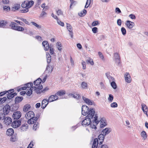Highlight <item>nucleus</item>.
<instances>
[{
  "label": "nucleus",
  "instance_id": "f257e3e1",
  "mask_svg": "<svg viewBox=\"0 0 148 148\" xmlns=\"http://www.w3.org/2000/svg\"><path fill=\"white\" fill-rule=\"evenodd\" d=\"M93 112V111H90V112L86 116L82 122L81 124L84 127H86L90 124L91 122H95V123L98 124L99 122V121L97 120L98 116L97 114L95 115H92V112Z\"/></svg>",
  "mask_w": 148,
  "mask_h": 148
},
{
  "label": "nucleus",
  "instance_id": "f03ea898",
  "mask_svg": "<svg viewBox=\"0 0 148 148\" xmlns=\"http://www.w3.org/2000/svg\"><path fill=\"white\" fill-rule=\"evenodd\" d=\"M82 114L84 116L88 115L90 112V111H93L92 113V115H95V110L92 108L89 109L88 107L86 105H83L82 107Z\"/></svg>",
  "mask_w": 148,
  "mask_h": 148
},
{
  "label": "nucleus",
  "instance_id": "7ed1b4c3",
  "mask_svg": "<svg viewBox=\"0 0 148 148\" xmlns=\"http://www.w3.org/2000/svg\"><path fill=\"white\" fill-rule=\"evenodd\" d=\"M43 88V87L42 85H40L37 87L35 86H33L32 87L33 89H34V90H35L37 94H40L42 93H44L47 91L49 89L48 87H46L42 90H40Z\"/></svg>",
  "mask_w": 148,
  "mask_h": 148
},
{
  "label": "nucleus",
  "instance_id": "20e7f679",
  "mask_svg": "<svg viewBox=\"0 0 148 148\" xmlns=\"http://www.w3.org/2000/svg\"><path fill=\"white\" fill-rule=\"evenodd\" d=\"M34 3V2L33 1H25L22 4L21 6L23 8H27L29 9L33 5Z\"/></svg>",
  "mask_w": 148,
  "mask_h": 148
},
{
  "label": "nucleus",
  "instance_id": "39448f33",
  "mask_svg": "<svg viewBox=\"0 0 148 148\" xmlns=\"http://www.w3.org/2000/svg\"><path fill=\"white\" fill-rule=\"evenodd\" d=\"M36 116V117H34L33 118L29 119L27 121L28 123L30 124L37 123L36 122L39 117V115L38 114Z\"/></svg>",
  "mask_w": 148,
  "mask_h": 148
},
{
  "label": "nucleus",
  "instance_id": "423d86ee",
  "mask_svg": "<svg viewBox=\"0 0 148 148\" xmlns=\"http://www.w3.org/2000/svg\"><path fill=\"white\" fill-rule=\"evenodd\" d=\"M21 116V113L19 111L14 112L12 115V117L14 119L17 120L19 119Z\"/></svg>",
  "mask_w": 148,
  "mask_h": 148
},
{
  "label": "nucleus",
  "instance_id": "0eeeda50",
  "mask_svg": "<svg viewBox=\"0 0 148 148\" xmlns=\"http://www.w3.org/2000/svg\"><path fill=\"white\" fill-rule=\"evenodd\" d=\"M33 86V84L32 83H30L26 84H25V86L22 87L18 89L17 91L18 92H19L22 90H25L27 89V88H29L31 87H32Z\"/></svg>",
  "mask_w": 148,
  "mask_h": 148
},
{
  "label": "nucleus",
  "instance_id": "6e6552de",
  "mask_svg": "<svg viewBox=\"0 0 148 148\" xmlns=\"http://www.w3.org/2000/svg\"><path fill=\"white\" fill-rule=\"evenodd\" d=\"M10 110V107L8 104H6L5 106L3 108V114H5V115L6 114H8Z\"/></svg>",
  "mask_w": 148,
  "mask_h": 148
},
{
  "label": "nucleus",
  "instance_id": "1a4fd4ad",
  "mask_svg": "<svg viewBox=\"0 0 148 148\" xmlns=\"http://www.w3.org/2000/svg\"><path fill=\"white\" fill-rule=\"evenodd\" d=\"M21 124L20 121L16 120L14 121L12 123V126L14 128H16L19 127Z\"/></svg>",
  "mask_w": 148,
  "mask_h": 148
},
{
  "label": "nucleus",
  "instance_id": "9d476101",
  "mask_svg": "<svg viewBox=\"0 0 148 148\" xmlns=\"http://www.w3.org/2000/svg\"><path fill=\"white\" fill-rule=\"evenodd\" d=\"M125 79L126 82L130 83L131 82L132 79L130 74L126 72L124 75Z\"/></svg>",
  "mask_w": 148,
  "mask_h": 148
},
{
  "label": "nucleus",
  "instance_id": "9b49d317",
  "mask_svg": "<svg viewBox=\"0 0 148 148\" xmlns=\"http://www.w3.org/2000/svg\"><path fill=\"white\" fill-rule=\"evenodd\" d=\"M25 116L27 119H31L34 116V114L32 111H29L26 113Z\"/></svg>",
  "mask_w": 148,
  "mask_h": 148
},
{
  "label": "nucleus",
  "instance_id": "f8f14e48",
  "mask_svg": "<svg viewBox=\"0 0 148 148\" xmlns=\"http://www.w3.org/2000/svg\"><path fill=\"white\" fill-rule=\"evenodd\" d=\"M114 57L115 63L119 65L120 63V60L118 53H115L114 54Z\"/></svg>",
  "mask_w": 148,
  "mask_h": 148
},
{
  "label": "nucleus",
  "instance_id": "ddd939ff",
  "mask_svg": "<svg viewBox=\"0 0 148 148\" xmlns=\"http://www.w3.org/2000/svg\"><path fill=\"white\" fill-rule=\"evenodd\" d=\"M4 123L6 125H9L12 123V119L9 117H5Z\"/></svg>",
  "mask_w": 148,
  "mask_h": 148
},
{
  "label": "nucleus",
  "instance_id": "4468645a",
  "mask_svg": "<svg viewBox=\"0 0 148 148\" xmlns=\"http://www.w3.org/2000/svg\"><path fill=\"white\" fill-rule=\"evenodd\" d=\"M42 45L44 47V50L46 51L48 50L51 46V45L49 46V43L47 41H43L42 42Z\"/></svg>",
  "mask_w": 148,
  "mask_h": 148
},
{
  "label": "nucleus",
  "instance_id": "2eb2a0df",
  "mask_svg": "<svg viewBox=\"0 0 148 148\" xmlns=\"http://www.w3.org/2000/svg\"><path fill=\"white\" fill-rule=\"evenodd\" d=\"M58 99V96L55 95H51L49 97L48 101L49 102H51L57 100Z\"/></svg>",
  "mask_w": 148,
  "mask_h": 148
},
{
  "label": "nucleus",
  "instance_id": "dca6fc26",
  "mask_svg": "<svg viewBox=\"0 0 148 148\" xmlns=\"http://www.w3.org/2000/svg\"><path fill=\"white\" fill-rule=\"evenodd\" d=\"M49 102L47 99H44L42 102L41 108L42 109H44L48 105Z\"/></svg>",
  "mask_w": 148,
  "mask_h": 148
},
{
  "label": "nucleus",
  "instance_id": "f3484780",
  "mask_svg": "<svg viewBox=\"0 0 148 148\" xmlns=\"http://www.w3.org/2000/svg\"><path fill=\"white\" fill-rule=\"evenodd\" d=\"M125 25L128 28L131 29L134 25V22L130 21H126Z\"/></svg>",
  "mask_w": 148,
  "mask_h": 148
},
{
  "label": "nucleus",
  "instance_id": "a211bd4d",
  "mask_svg": "<svg viewBox=\"0 0 148 148\" xmlns=\"http://www.w3.org/2000/svg\"><path fill=\"white\" fill-rule=\"evenodd\" d=\"M14 91V90L12 89L7 91V92L8 93L7 94V97L8 99H11L13 97H12V93Z\"/></svg>",
  "mask_w": 148,
  "mask_h": 148
},
{
  "label": "nucleus",
  "instance_id": "6ab92c4d",
  "mask_svg": "<svg viewBox=\"0 0 148 148\" xmlns=\"http://www.w3.org/2000/svg\"><path fill=\"white\" fill-rule=\"evenodd\" d=\"M8 22L5 21H0V27L4 28H8V27L7 25Z\"/></svg>",
  "mask_w": 148,
  "mask_h": 148
},
{
  "label": "nucleus",
  "instance_id": "aec40b11",
  "mask_svg": "<svg viewBox=\"0 0 148 148\" xmlns=\"http://www.w3.org/2000/svg\"><path fill=\"white\" fill-rule=\"evenodd\" d=\"M111 131V130L110 128L107 127L103 129L102 131V133L106 136L109 134Z\"/></svg>",
  "mask_w": 148,
  "mask_h": 148
},
{
  "label": "nucleus",
  "instance_id": "412c9836",
  "mask_svg": "<svg viewBox=\"0 0 148 148\" xmlns=\"http://www.w3.org/2000/svg\"><path fill=\"white\" fill-rule=\"evenodd\" d=\"M53 67L52 66H51L49 64H48L47 65L45 71L50 74L53 71Z\"/></svg>",
  "mask_w": 148,
  "mask_h": 148
},
{
  "label": "nucleus",
  "instance_id": "4be33fe9",
  "mask_svg": "<svg viewBox=\"0 0 148 148\" xmlns=\"http://www.w3.org/2000/svg\"><path fill=\"white\" fill-rule=\"evenodd\" d=\"M82 99L87 104L90 105L92 104V102L90 99L86 98L84 96H82Z\"/></svg>",
  "mask_w": 148,
  "mask_h": 148
},
{
  "label": "nucleus",
  "instance_id": "5701e85b",
  "mask_svg": "<svg viewBox=\"0 0 148 148\" xmlns=\"http://www.w3.org/2000/svg\"><path fill=\"white\" fill-rule=\"evenodd\" d=\"M23 97H16L15 99V102L16 104L22 101L23 99Z\"/></svg>",
  "mask_w": 148,
  "mask_h": 148
},
{
  "label": "nucleus",
  "instance_id": "b1692460",
  "mask_svg": "<svg viewBox=\"0 0 148 148\" xmlns=\"http://www.w3.org/2000/svg\"><path fill=\"white\" fill-rule=\"evenodd\" d=\"M69 95L70 96H71L74 98H75L76 99H79L81 97L80 96V95L79 94H72V93H70L69 94Z\"/></svg>",
  "mask_w": 148,
  "mask_h": 148
},
{
  "label": "nucleus",
  "instance_id": "393cba45",
  "mask_svg": "<svg viewBox=\"0 0 148 148\" xmlns=\"http://www.w3.org/2000/svg\"><path fill=\"white\" fill-rule=\"evenodd\" d=\"M65 93L66 92L65 90H61L56 93L55 95L57 96H61L64 95Z\"/></svg>",
  "mask_w": 148,
  "mask_h": 148
},
{
  "label": "nucleus",
  "instance_id": "a878e982",
  "mask_svg": "<svg viewBox=\"0 0 148 148\" xmlns=\"http://www.w3.org/2000/svg\"><path fill=\"white\" fill-rule=\"evenodd\" d=\"M16 23L13 22H11L9 26L10 27V28L13 30H15L17 26H16Z\"/></svg>",
  "mask_w": 148,
  "mask_h": 148
},
{
  "label": "nucleus",
  "instance_id": "bb28decb",
  "mask_svg": "<svg viewBox=\"0 0 148 148\" xmlns=\"http://www.w3.org/2000/svg\"><path fill=\"white\" fill-rule=\"evenodd\" d=\"M14 133V131L13 129L9 128L7 130L6 132V134L8 136H12Z\"/></svg>",
  "mask_w": 148,
  "mask_h": 148
},
{
  "label": "nucleus",
  "instance_id": "cd10ccee",
  "mask_svg": "<svg viewBox=\"0 0 148 148\" xmlns=\"http://www.w3.org/2000/svg\"><path fill=\"white\" fill-rule=\"evenodd\" d=\"M46 57L47 63L49 64L51 62V56L49 53H46Z\"/></svg>",
  "mask_w": 148,
  "mask_h": 148
},
{
  "label": "nucleus",
  "instance_id": "c85d7f7f",
  "mask_svg": "<svg viewBox=\"0 0 148 148\" xmlns=\"http://www.w3.org/2000/svg\"><path fill=\"white\" fill-rule=\"evenodd\" d=\"M97 138H95L94 139L93 141L92 145V148H97L98 147V144L97 142Z\"/></svg>",
  "mask_w": 148,
  "mask_h": 148
},
{
  "label": "nucleus",
  "instance_id": "c756f323",
  "mask_svg": "<svg viewBox=\"0 0 148 148\" xmlns=\"http://www.w3.org/2000/svg\"><path fill=\"white\" fill-rule=\"evenodd\" d=\"M28 125L26 123L20 127V129L22 131H25L27 128Z\"/></svg>",
  "mask_w": 148,
  "mask_h": 148
},
{
  "label": "nucleus",
  "instance_id": "7c9ffc66",
  "mask_svg": "<svg viewBox=\"0 0 148 148\" xmlns=\"http://www.w3.org/2000/svg\"><path fill=\"white\" fill-rule=\"evenodd\" d=\"M42 82V81L41 79L40 78H38L34 82V84L36 86H38Z\"/></svg>",
  "mask_w": 148,
  "mask_h": 148
},
{
  "label": "nucleus",
  "instance_id": "2f4dec72",
  "mask_svg": "<svg viewBox=\"0 0 148 148\" xmlns=\"http://www.w3.org/2000/svg\"><path fill=\"white\" fill-rule=\"evenodd\" d=\"M31 108L30 105L29 104H27L25 105L23 108V111L24 112H26L28 111L29 109Z\"/></svg>",
  "mask_w": 148,
  "mask_h": 148
},
{
  "label": "nucleus",
  "instance_id": "473e14b6",
  "mask_svg": "<svg viewBox=\"0 0 148 148\" xmlns=\"http://www.w3.org/2000/svg\"><path fill=\"white\" fill-rule=\"evenodd\" d=\"M106 75L110 82L114 81L115 80L112 77L110 76L108 73H106Z\"/></svg>",
  "mask_w": 148,
  "mask_h": 148
},
{
  "label": "nucleus",
  "instance_id": "72a5a7b5",
  "mask_svg": "<svg viewBox=\"0 0 148 148\" xmlns=\"http://www.w3.org/2000/svg\"><path fill=\"white\" fill-rule=\"evenodd\" d=\"M81 87L83 89H86L88 88L87 83L85 82H82L81 84Z\"/></svg>",
  "mask_w": 148,
  "mask_h": 148
},
{
  "label": "nucleus",
  "instance_id": "f704fd0d",
  "mask_svg": "<svg viewBox=\"0 0 148 148\" xmlns=\"http://www.w3.org/2000/svg\"><path fill=\"white\" fill-rule=\"evenodd\" d=\"M17 19L22 21L25 24L28 25H29V22L26 19L20 17L18 18Z\"/></svg>",
  "mask_w": 148,
  "mask_h": 148
},
{
  "label": "nucleus",
  "instance_id": "c9c22d12",
  "mask_svg": "<svg viewBox=\"0 0 148 148\" xmlns=\"http://www.w3.org/2000/svg\"><path fill=\"white\" fill-rule=\"evenodd\" d=\"M141 136L143 137V138L144 140H145L147 138V134L145 131H143L141 133Z\"/></svg>",
  "mask_w": 148,
  "mask_h": 148
},
{
  "label": "nucleus",
  "instance_id": "e433bc0d",
  "mask_svg": "<svg viewBox=\"0 0 148 148\" xmlns=\"http://www.w3.org/2000/svg\"><path fill=\"white\" fill-rule=\"evenodd\" d=\"M24 30V28L20 26H16L15 30L18 31H23Z\"/></svg>",
  "mask_w": 148,
  "mask_h": 148
},
{
  "label": "nucleus",
  "instance_id": "4c0bfd02",
  "mask_svg": "<svg viewBox=\"0 0 148 148\" xmlns=\"http://www.w3.org/2000/svg\"><path fill=\"white\" fill-rule=\"evenodd\" d=\"M105 136L102 134H100L98 137V138L100 140L102 141H103Z\"/></svg>",
  "mask_w": 148,
  "mask_h": 148
},
{
  "label": "nucleus",
  "instance_id": "58836bf2",
  "mask_svg": "<svg viewBox=\"0 0 148 148\" xmlns=\"http://www.w3.org/2000/svg\"><path fill=\"white\" fill-rule=\"evenodd\" d=\"M31 23L38 29H40L42 28V26L41 25H38L34 22H31Z\"/></svg>",
  "mask_w": 148,
  "mask_h": 148
},
{
  "label": "nucleus",
  "instance_id": "ea45409f",
  "mask_svg": "<svg viewBox=\"0 0 148 148\" xmlns=\"http://www.w3.org/2000/svg\"><path fill=\"white\" fill-rule=\"evenodd\" d=\"M17 138L14 135H12L10 138V141L12 142H14L17 140Z\"/></svg>",
  "mask_w": 148,
  "mask_h": 148
},
{
  "label": "nucleus",
  "instance_id": "a19ab883",
  "mask_svg": "<svg viewBox=\"0 0 148 148\" xmlns=\"http://www.w3.org/2000/svg\"><path fill=\"white\" fill-rule=\"evenodd\" d=\"M39 124L38 122L34 124L33 126V129L35 130H36V129L39 127Z\"/></svg>",
  "mask_w": 148,
  "mask_h": 148
},
{
  "label": "nucleus",
  "instance_id": "79ce46f5",
  "mask_svg": "<svg viewBox=\"0 0 148 148\" xmlns=\"http://www.w3.org/2000/svg\"><path fill=\"white\" fill-rule=\"evenodd\" d=\"M141 106L142 107V109L143 111L145 110H147L148 108L147 106H146V105L145 104L143 103H142Z\"/></svg>",
  "mask_w": 148,
  "mask_h": 148
},
{
  "label": "nucleus",
  "instance_id": "37998d69",
  "mask_svg": "<svg viewBox=\"0 0 148 148\" xmlns=\"http://www.w3.org/2000/svg\"><path fill=\"white\" fill-rule=\"evenodd\" d=\"M56 46L57 48L59 50L61 51L62 49V45L60 42H57L56 44Z\"/></svg>",
  "mask_w": 148,
  "mask_h": 148
},
{
  "label": "nucleus",
  "instance_id": "c03bdc74",
  "mask_svg": "<svg viewBox=\"0 0 148 148\" xmlns=\"http://www.w3.org/2000/svg\"><path fill=\"white\" fill-rule=\"evenodd\" d=\"M111 85L114 89H116L117 88L116 84L114 81H113L111 82Z\"/></svg>",
  "mask_w": 148,
  "mask_h": 148
},
{
  "label": "nucleus",
  "instance_id": "a18cd8bd",
  "mask_svg": "<svg viewBox=\"0 0 148 148\" xmlns=\"http://www.w3.org/2000/svg\"><path fill=\"white\" fill-rule=\"evenodd\" d=\"M114 99L113 96L111 94H110L109 95V97L108 98V100L110 102H112Z\"/></svg>",
  "mask_w": 148,
  "mask_h": 148
},
{
  "label": "nucleus",
  "instance_id": "49530a36",
  "mask_svg": "<svg viewBox=\"0 0 148 148\" xmlns=\"http://www.w3.org/2000/svg\"><path fill=\"white\" fill-rule=\"evenodd\" d=\"M86 62L87 63H89L92 65H94V63L92 60L90 58H89L88 59L86 60Z\"/></svg>",
  "mask_w": 148,
  "mask_h": 148
},
{
  "label": "nucleus",
  "instance_id": "de8ad7c7",
  "mask_svg": "<svg viewBox=\"0 0 148 148\" xmlns=\"http://www.w3.org/2000/svg\"><path fill=\"white\" fill-rule=\"evenodd\" d=\"M67 28L69 31H71L73 30L72 26L69 24L66 23Z\"/></svg>",
  "mask_w": 148,
  "mask_h": 148
},
{
  "label": "nucleus",
  "instance_id": "09e8293b",
  "mask_svg": "<svg viewBox=\"0 0 148 148\" xmlns=\"http://www.w3.org/2000/svg\"><path fill=\"white\" fill-rule=\"evenodd\" d=\"M20 7V5L19 4H16L15 5L14 7H13V8L14 9V11H15V10H18Z\"/></svg>",
  "mask_w": 148,
  "mask_h": 148
},
{
  "label": "nucleus",
  "instance_id": "8fccbe9b",
  "mask_svg": "<svg viewBox=\"0 0 148 148\" xmlns=\"http://www.w3.org/2000/svg\"><path fill=\"white\" fill-rule=\"evenodd\" d=\"M91 3V0H87L86 5L85 6V8H88L90 5Z\"/></svg>",
  "mask_w": 148,
  "mask_h": 148
},
{
  "label": "nucleus",
  "instance_id": "3c124183",
  "mask_svg": "<svg viewBox=\"0 0 148 148\" xmlns=\"http://www.w3.org/2000/svg\"><path fill=\"white\" fill-rule=\"evenodd\" d=\"M94 122H91V123H90V127L92 129H97V127L96 125H94L93 124L94 123Z\"/></svg>",
  "mask_w": 148,
  "mask_h": 148
},
{
  "label": "nucleus",
  "instance_id": "603ef678",
  "mask_svg": "<svg viewBox=\"0 0 148 148\" xmlns=\"http://www.w3.org/2000/svg\"><path fill=\"white\" fill-rule=\"evenodd\" d=\"M117 104L116 102H114L110 104V106L112 108H116L117 107Z\"/></svg>",
  "mask_w": 148,
  "mask_h": 148
},
{
  "label": "nucleus",
  "instance_id": "864d4df0",
  "mask_svg": "<svg viewBox=\"0 0 148 148\" xmlns=\"http://www.w3.org/2000/svg\"><path fill=\"white\" fill-rule=\"evenodd\" d=\"M5 117V114L2 112L0 113V120L3 119Z\"/></svg>",
  "mask_w": 148,
  "mask_h": 148
},
{
  "label": "nucleus",
  "instance_id": "5fc2aeb1",
  "mask_svg": "<svg viewBox=\"0 0 148 148\" xmlns=\"http://www.w3.org/2000/svg\"><path fill=\"white\" fill-rule=\"evenodd\" d=\"M56 12L58 15H62L63 14V12L60 10H56Z\"/></svg>",
  "mask_w": 148,
  "mask_h": 148
},
{
  "label": "nucleus",
  "instance_id": "6e6d98bb",
  "mask_svg": "<svg viewBox=\"0 0 148 148\" xmlns=\"http://www.w3.org/2000/svg\"><path fill=\"white\" fill-rule=\"evenodd\" d=\"M121 32L123 35H125L126 34V30L123 27H122L121 29Z\"/></svg>",
  "mask_w": 148,
  "mask_h": 148
},
{
  "label": "nucleus",
  "instance_id": "4d7b16f0",
  "mask_svg": "<svg viewBox=\"0 0 148 148\" xmlns=\"http://www.w3.org/2000/svg\"><path fill=\"white\" fill-rule=\"evenodd\" d=\"M44 11H45V8H43V11L40 14V17H43L44 16L47 14V13L45 12H44Z\"/></svg>",
  "mask_w": 148,
  "mask_h": 148
},
{
  "label": "nucleus",
  "instance_id": "13d9d810",
  "mask_svg": "<svg viewBox=\"0 0 148 148\" xmlns=\"http://www.w3.org/2000/svg\"><path fill=\"white\" fill-rule=\"evenodd\" d=\"M57 23H58L61 26H64V23L62 22H61L60 20H59L58 19L57 21Z\"/></svg>",
  "mask_w": 148,
  "mask_h": 148
},
{
  "label": "nucleus",
  "instance_id": "bf43d9fd",
  "mask_svg": "<svg viewBox=\"0 0 148 148\" xmlns=\"http://www.w3.org/2000/svg\"><path fill=\"white\" fill-rule=\"evenodd\" d=\"M32 90H33V88L32 89L31 88H29L30 91H28L27 93V95L30 96L31 95L32 92Z\"/></svg>",
  "mask_w": 148,
  "mask_h": 148
},
{
  "label": "nucleus",
  "instance_id": "052dcab7",
  "mask_svg": "<svg viewBox=\"0 0 148 148\" xmlns=\"http://www.w3.org/2000/svg\"><path fill=\"white\" fill-rule=\"evenodd\" d=\"M25 9L24 10H20L21 12L22 13H26L29 11V9L27 8H25Z\"/></svg>",
  "mask_w": 148,
  "mask_h": 148
},
{
  "label": "nucleus",
  "instance_id": "680f3d73",
  "mask_svg": "<svg viewBox=\"0 0 148 148\" xmlns=\"http://www.w3.org/2000/svg\"><path fill=\"white\" fill-rule=\"evenodd\" d=\"M98 55L103 60H104V57L103 56L100 52H98Z\"/></svg>",
  "mask_w": 148,
  "mask_h": 148
},
{
  "label": "nucleus",
  "instance_id": "e2e57ef3",
  "mask_svg": "<svg viewBox=\"0 0 148 148\" xmlns=\"http://www.w3.org/2000/svg\"><path fill=\"white\" fill-rule=\"evenodd\" d=\"M82 68L83 69H85L86 68V62L82 60Z\"/></svg>",
  "mask_w": 148,
  "mask_h": 148
},
{
  "label": "nucleus",
  "instance_id": "0e129e2a",
  "mask_svg": "<svg viewBox=\"0 0 148 148\" xmlns=\"http://www.w3.org/2000/svg\"><path fill=\"white\" fill-rule=\"evenodd\" d=\"M3 9L4 10L8 11H10V7L9 6H5L3 7Z\"/></svg>",
  "mask_w": 148,
  "mask_h": 148
},
{
  "label": "nucleus",
  "instance_id": "69168bd1",
  "mask_svg": "<svg viewBox=\"0 0 148 148\" xmlns=\"http://www.w3.org/2000/svg\"><path fill=\"white\" fill-rule=\"evenodd\" d=\"M100 123L106 124V119L103 118H102L100 120Z\"/></svg>",
  "mask_w": 148,
  "mask_h": 148
},
{
  "label": "nucleus",
  "instance_id": "338daca9",
  "mask_svg": "<svg viewBox=\"0 0 148 148\" xmlns=\"http://www.w3.org/2000/svg\"><path fill=\"white\" fill-rule=\"evenodd\" d=\"M97 27H94L92 29V31L95 34L97 31Z\"/></svg>",
  "mask_w": 148,
  "mask_h": 148
},
{
  "label": "nucleus",
  "instance_id": "774afa93",
  "mask_svg": "<svg viewBox=\"0 0 148 148\" xmlns=\"http://www.w3.org/2000/svg\"><path fill=\"white\" fill-rule=\"evenodd\" d=\"M97 148H108V147L107 145H103L101 146L100 147L98 146Z\"/></svg>",
  "mask_w": 148,
  "mask_h": 148
}]
</instances>
